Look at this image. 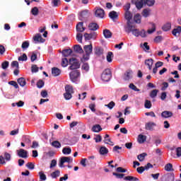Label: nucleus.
<instances>
[{
  "label": "nucleus",
  "instance_id": "nucleus-1",
  "mask_svg": "<svg viewBox=\"0 0 181 181\" xmlns=\"http://www.w3.org/2000/svg\"><path fill=\"white\" fill-rule=\"evenodd\" d=\"M136 26L134 24H131L130 25H127L124 27V30L126 33H132L134 36L136 37H139V30L136 28Z\"/></svg>",
  "mask_w": 181,
  "mask_h": 181
},
{
  "label": "nucleus",
  "instance_id": "nucleus-2",
  "mask_svg": "<svg viewBox=\"0 0 181 181\" xmlns=\"http://www.w3.org/2000/svg\"><path fill=\"white\" fill-rule=\"evenodd\" d=\"M69 64H71L69 70H76V69H80V62L76 58H71L69 59Z\"/></svg>",
  "mask_w": 181,
  "mask_h": 181
},
{
  "label": "nucleus",
  "instance_id": "nucleus-3",
  "mask_svg": "<svg viewBox=\"0 0 181 181\" xmlns=\"http://www.w3.org/2000/svg\"><path fill=\"white\" fill-rule=\"evenodd\" d=\"M111 77L112 74L110 69H105L101 75V79L103 81H108L109 80H111Z\"/></svg>",
  "mask_w": 181,
  "mask_h": 181
},
{
  "label": "nucleus",
  "instance_id": "nucleus-4",
  "mask_svg": "<svg viewBox=\"0 0 181 181\" xmlns=\"http://www.w3.org/2000/svg\"><path fill=\"white\" fill-rule=\"evenodd\" d=\"M80 71L78 70H74L72 71L69 74L70 80L72 81V83H76L77 80H78V77H80Z\"/></svg>",
  "mask_w": 181,
  "mask_h": 181
},
{
  "label": "nucleus",
  "instance_id": "nucleus-5",
  "mask_svg": "<svg viewBox=\"0 0 181 181\" xmlns=\"http://www.w3.org/2000/svg\"><path fill=\"white\" fill-rule=\"evenodd\" d=\"M153 168V165L151 164V163H148L144 167L141 166L136 168V171L139 175H142L145 170H149V169H152Z\"/></svg>",
  "mask_w": 181,
  "mask_h": 181
},
{
  "label": "nucleus",
  "instance_id": "nucleus-6",
  "mask_svg": "<svg viewBox=\"0 0 181 181\" xmlns=\"http://www.w3.org/2000/svg\"><path fill=\"white\" fill-rule=\"evenodd\" d=\"M132 18H133V15H132V13H131V11L124 12V18L127 21L126 26H129L134 24V23L131 22V21L132 20Z\"/></svg>",
  "mask_w": 181,
  "mask_h": 181
},
{
  "label": "nucleus",
  "instance_id": "nucleus-7",
  "mask_svg": "<svg viewBox=\"0 0 181 181\" xmlns=\"http://www.w3.org/2000/svg\"><path fill=\"white\" fill-rule=\"evenodd\" d=\"M132 4L135 5L136 9L140 11L144 8V5H145L144 0H132Z\"/></svg>",
  "mask_w": 181,
  "mask_h": 181
},
{
  "label": "nucleus",
  "instance_id": "nucleus-8",
  "mask_svg": "<svg viewBox=\"0 0 181 181\" xmlns=\"http://www.w3.org/2000/svg\"><path fill=\"white\" fill-rule=\"evenodd\" d=\"M71 163L73 158L71 157H62L59 162V168H63L64 163Z\"/></svg>",
  "mask_w": 181,
  "mask_h": 181
},
{
  "label": "nucleus",
  "instance_id": "nucleus-9",
  "mask_svg": "<svg viewBox=\"0 0 181 181\" xmlns=\"http://www.w3.org/2000/svg\"><path fill=\"white\" fill-rule=\"evenodd\" d=\"M95 16H96V18H104V16L105 15V11H104V9L101 8H95Z\"/></svg>",
  "mask_w": 181,
  "mask_h": 181
},
{
  "label": "nucleus",
  "instance_id": "nucleus-10",
  "mask_svg": "<svg viewBox=\"0 0 181 181\" xmlns=\"http://www.w3.org/2000/svg\"><path fill=\"white\" fill-rule=\"evenodd\" d=\"M17 155L19 158H23V159H26L28 158V151L25 149L21 148L17 151Z\"/></svg>",
  "mask_w": 181,
  "mask_h": 181
},
{
  "label": "nucleus",
  "instance_id": "nucleus-11",
  "mask_svg": "<svg viewBox=\"0 0 181 181\" xmlns=\"http://www.w3.org/2000/svg\"><path fill=\"white\" fill-rule=\"evenodd\" d=\"M90 13H88V10H84L81 11V15L79 16L80 21H86L87 18L89 16Z\"/></svg>",
  "mask_w": 181,
  "mask_h": 181
},
{
  "label": "nucleus",
  "instance_id": "nucleus-12",
  "mask_svg": "<svg viewBox=\"0 0 181 181\" xmlns=\"http://www.w3.org/2000/svg\"><path fill=\"white\" fill-rule=\"evenodd\" d=\"M154 127H156V123L153 122H149L146 124L145 129H146V131H153Z\"/></svg>",
  "mask_w": 181,
  "mask_h": 181
},
{
  "label": "nucleus",
  "instance_id": "nucleus-13",
  "mask_svg": "<svg viewBox=\"0 0 181 181\" xmlns=\"http://www.w3.org/2000/svg\"><path fill=\"white\" fill-rule=\"evenodd\" d=\"M33 40L36 43H45V39L42 37V35L40 34H37L33 37Z\"/></svg>",
  "mask_w": 181,
  "mask_h": 181
},
{
  "label": "nucleus",
  "instance_id": "nucleus-14",
  "mask_svg": "<svg viewBox=\"0 0 181 181\" xmlns=\"http://www.w3.org/2000/svg\"><path fill=\"white\" fill-rule=\"evenodd\" d=\"M62 74V70H60L57 67H53L52 68V74L54 76V77H57V76H60Z\"/></svg>",
  "mask_w": 181,
  "mask_h": 181
},
{
  "label": "nucleus",
  "instance_id": "nucleus-15",
  "mask_svg": "<svg viewBox=\"0 0 181 181\" xmlns=\"http://www.w3.org/2000/svg\"><path fill=\"white\" fill-rule=\"evenodd\" d=\"M180 33H181V26L180 25H178L176 28H174L172 31V34L175 37H177V36H179V35H180Z\"/></svg>",
  "mask_w": 181,
  "mask_h": 181
},
{
  "label": "nucleus",
  "instance_id": "nucleus-16",
  "mask_svg": "<svg viewBox=\"0 0 181 181\" xmlns=\"http://www.w3.org/2000/svg\"><path fill=\"white\" fill-rule=\"evenodd\" d=\"M161 117L163 118H170L171 117H173V112L168 110L163 111L161 113Z\"/></svg>",
  "mask_w": 181,
  "mask_h": 181
},
{
  "label": "nucleus",
  "instance_id": "nucleus-17",
  "mask_svg": "<svg viewBox=\"0 0 181 181\" xmlns=\"http://www.w3.org/2000/svg\"><path fill=\"white\" fill-rule=\"evenodd\" d=\"M83 49L86 53V54H91L93 53V45H85L83 47Z\"/></svg>",
  "mask_w": 181,
  "mask_h": 181
},
{
  "label": "nucleus",
  "instance_id": "nucleus-18",
  "mask_svg": "<svg viewBox=\"0 0 181 181\" xmlns=\"http://www.w3.org/2000/svg\"><path fill=\"white\" fill-rule=\"evenodd\" d=\"M84 23L83 22H79L77 25H76V31L77 32H83L84 30H86V28H84L83 26Z\"/></svg>",
  "mask_w": 181,
  "mask_h": 181
},
{
  "label": "nucleus",
  "instance_id": "nucleus-19",
  "mask_svg": "<svg viewBox=\"0 0 181 181\" xmlns=\"http://www.w3.org/2000/svg\"><path fill=\"white\" fill-rule=\"evenodd\" d=\"M100 26L96 23H90L88 25V28L90 30L95 31L97 30Z\"/></svg>",
  "mask_w": 181,
  "mask_h": 181
},
{
  "label": "nucleus",
  "instance_id": "nucleus-20",
  "mask_svg": "<svg viewBox=\"0 0 181 181\" xmlns=\"http://www.w3.org/2000/svg\"><path fill=\"white\" fill-rule=\"evenodd\" d=\"M109 18H110L112 21H115V19H118V14L117 13V11H110L109 13Z\"/></svg>",
  "mask_w": 181,
  "mask_h": 181
},
{
  "label": "nucleus",
  "instance_id": "nucleus-21",
  "mask_svg": "<svg viewBox=\"0 0 181 181\" xmlns=\"http://www.w3.org/2000/svg\"><path fill=\"white\" fill-rule=\"evenodd\" d=\"M142 21V16L139 13H136L134 16V21L135 23L140 24Z\"/></svg>",
  "mask_w": 181,
  "mask_h": 181
},
{
  "label": "nucleus",
  "instance_id": "nucleus-22",
  "mask_svg": "<svg viewBox=\"0 0 181 181\" xmlns=\"http://www.w3.org/2000/svg\"><path fill=\"white\" fill-rule=\"evenodd\" d=\"M92 131L93 132H96V133L101 132V131H103V128L100 124H95L92 127Z\"/></svg>",
  "mask_w": 181,
  "mask_h": 181
},
{
  "label": "nucleus",
  "instance_id": "nucleus-23",
  "mask_svg": "<svg viewBox=\"0 0 181 181\" xmlns=\"http://www.w3.org/2000/svg\"><path fill=\"white\" fill-rule=\"evenodd\" d=\"M165 180L167 181H175V174L174 173H168L165 176Z\"/></svg>",
  "mask_w": 181,
  "mask_h": 181
},
{
  "label": "nucleus",
  "instance_id": "nucleus-24",
  "mask_svg": "<svg viewBox=\"0 0 181 181\" xmlns=\"http://www.w3.org/2000/svg\"><path fill=\"white\" fill-rule=\"evenodd\" d=\"M73 53L71 49H66L62 50V54L64 57H69Z\"/></svg>",
  "mask_w": 181,
  "mask_h": 181
},
{
  "label": "nucleus",
  "instance_id": "nucleus-25",
  "mask_svg": "<svg viewBox=\"0 0 181 181\" xmlns=\"http://www.w3.org/2000/svg\"><path fill=\"white\" fill-rule=\"evenodd\" d=\"M103 35L105 39H110L112 36V33L110 30L105 29L103 30Z\"/></svg>",
  "mask_w": 181,
  "mask_h": 181
},
{
  "label": "nucleus",
  "instance_id": "nucleus-26",
  "mask_svg": "<svg viewBox=\"0 0 181 181\" xmlns=\"http://www.w3.org/2000/svg\"><path fill=\"white\" fill-rule=\"evenodd\" d=\"M164 170L166 171V172H173V170H175L173 169V165H172V163H167L165 167H164Z\"/></svg>",
  "mask_w": 181,
  "mask_h": 181
},
{
  "label": "nucleus",
  "instance_id": "nucleus-27",
  "mask_svg": "<svg viewBox=\"0 0 181 181\" xmlns=\"http://www.w3.org/2000/svg\"><path fill=\"white\" fill-rule=\"evenodd\" d=\"M145 64L146 66H148L149 70H152V66L153 65V59H146Z\"/></svg>",
  "mask_w": 181,
  "mask_h": 181
},
{
  "label": "nucleus",
  "instance_id": "nucleus-28",
  "mask_svg": "<svg viewBox=\"0 0 181 181\" xmlns=\"http://www.w3.org/2000/svg\"><path fill=\"white\" fill-rule=\"evenodd\" d=\"M17 83L19 84V86H21V87H25V86H26V80L25 79V78L21 77L19 78L17 80Z\"/></svg>",
  "mask_w": 181,
  "mask_h": 181
},
{
  "label": "nucleus",
  "instance_id": "nucleus-29",
  "mask_svg": "<svg viewBox=\"0 0 181 181\" xmlns=\"http://www.w3.org/2000/svg\"><path fill=\"white\" fill-rule=\"evenodd\" d=\"M170 29H172V24L170 23H167L162 27V30L164 32H168Z\"/></svg>",
  "mask_w": 181,
  "mask_h": 181
},
{
  "label": "nucleus",
  "instance_id": "nucleus-30",
  "mask_svg": "<svg viewBox=\"0 0 181 181\" xmlns=\"http://www.w3.org/2000/svg\"><path fill=\"white\" fill-rule=\"evenodd\" d=\"M131 77H132V71H127L126 73H124V80H125L126 81L129 80V78H131Z\"/></svg>",
  "mask_w": 181,
  "mask_h": 181
},
{
  "label": "nucleus",
  "instance_id": "nucleus-31",
  "mask_svg": "<svg viewBox=\"0 0 181 181\" xmlns=\"http://www.w3.org/2000/svg\"><path fill=\"white\" fill-rule=\"evenodd\" d=\"M104 53V49L102 47H96L95 49V54L96 56H101V54H103Z\"/></svg>",
  "mask_w": 181,
  "mask_h": 181
},
{
  "label": "nucleus",
  "instance_id": "nucleus-32",
  "mask_svg": "<svg viewBox=\"0 0 181 181\" xmlns=\"http://www.w3.org/2000/svg\"><path fill=\"white\" fill-rule=\"evenodd\" d=\"M74 52H76V53H83V48L81 47V46L80 45H76L74 47Z\"/></svg>",
  "mask_w": 181,
  "mask_h": 181
},
{
  "label": "nucleus",
  "instance_id": "nucleus-33",
  "mask_svg": "<svg viewBox=\"0 0 181 181\" xmlns=\"http://www.w3.org/2000/svg\"><path fill=\"white\" fill-rule=\"evenodd\" d=\"M65 91L66 93H69L71 94H74V90L73 89V86H70V85H66L65 86Z\"/></svg>",
  "mask_w": 181,
  "mask_h": 181
},
{
  "label": "nucleus",
  "instance_id": "nucleus-34",
  "mask_svg": "<svg viewBox=\"0 0 181 181\" xmlns=\"http://www.w3.org/2000/svg\"><path fill=\"white\" fill-rule=\"evenodd\" d=\"M146 156H148V154L146 153H143L137 156V159L139 160V162H144Z\"/></svg>",
  "mask_w": 181,
  "mask_h": 181
},
{
  "label": "nucleus",
  "instance_id": "nucleus-35",
  "mask_svg": "<svg viewBox=\"0 0 181 181\" xmlns=\"http://www.w3.org/2000/svg\"><path fill=\"white\" fill-rule=\"evenodd\" d=\"M99 152L100 155H107V153H108V148H107L105 146H101Z\"/></svg>",
  "mask_w": 181,
  "mask_h": 181
},
{
  "label": "nucleus",
  "instance_id": "nucleus-36",
  "mask_svg": "<svg viewBox=\"0 0 181 181\" xmlns=\"http://www.w3.org/2000/svg\"><path fill=\"white\" fill-rule=\"evenodd\" d=\"M124 180H129V181H139V178L136 177H132V176H126L124 178Z\"/></svg>",
  "mask_w": 181,
  "mask_h": 181
},
{
  "label": "nucleus",
  "instance_id": "nucleus-37",
  "mask_svg": "<svg viewBox=\"0 0 181 181\" xmlns=\"http://www.w3.org/2000/svg\"><path fill=\"white\" fill-rule=\"evenodd\" d=\"M52 146L54 148H57V149H59V148H62V144L59 142V141H54L51 144Z\"/></svg>",
  "mask_w": 181,
  "mask_h": 181
},
{
  "label": "nucleus",
  "instance_id": "nucleus-38",
  "mask_svg": "<svg viewBox=\"0 0 181 181\" xmlns=\"http://www.w3.org/2000/svg\"><path fill=\"white\" fill-rule=\"evenodd\" d=\"M112 57H114V54L112 53V52H107L106 59L108 63H111L112 62Z\"/></svg>",
  "mask_w": 181,
  "mask_h": 181
},
{
  "label": "nucleus",
  "instance_id": "nucleus-39",
  "mask_svg": "<svg viewBox=\"0 0 181 181\" xmlns=\"http://www.w3.org/2000/svg\"><path fill=\"white\" fill-rule=\"evenodd\" d=\"M138 141L139 144H144L146 141V136L139 134L138 136Z\"/></svg>",
  "mask_w": 181,
  "mask_h": 181
},
{
  "label": "nucleus",
  "instance_id": "nucleus-40",
  "mask_svg": "<svg viewBox=\"0 0 181 181\" xmlns=\"http://www.w3.org/2000/svg\"><path fill=\"white\" fill-rule=\"evenodd\" d=\"M12 107H23V105H25V102L22 101V100H19L18 103H14L11 104Z\"/></svg>",
  "mask_w": 181,
  "mask_h": 181
},
{
  "label": "nucleus",
  "instance_id": "nucleus-41",
  "mask_svg": "<svg viewBox=\"0 0 181 181\" xmlns=\"http://www.w3.org/2000/svg\"><path fill=\"white\" fill-rule=\"evenodd\" d=\"M144 5H147V6H153L155 5V0H144Z\"/></svg>",
  "mask_w": 181,
  "mask_h": 181
},
{
  "label": "nucleus",
  "instance_id": "nucleus-42",
  "mask_svg": "<svg viewBox=\"0 0 181 181\" xmlns=\"http://www.w3.org/2000/svg\"><path fill=\"white\" fill-rule=\"evenodd\" d=\"M62 153H64V155H70V153H71V148L70 147H64L62 149Z\"/></svg>",
  "mask_w": 181,
  "mask_h": 181
},
{
  "label": "nucleus",
  "instance_id": "nucleus-43",
  "mask_svg": "<svg viewBox=\"0 0 181 181\" xmlns=\"http://www.w3.org/2000/svg\"><path fill=\"white\" fill-rule=\"evenodd\" d=\"M59 176H60V170H57L51 173V177H52V179H56V177H59Z\"/></svg>",
  "mask_w": 181,
  "mask_h": 181
},
{
  "label": "nucleus",
  "instance_id": "nucleus-44",
  "mask_svg": "<svg viewBox=\"0 0 181 181\" xmlns=\"http://www.w3.org/2000/svg\"><path fill=\"white\" fill-rule=\"evenodd\" d=\"M31 13L34 16H37V15H39V8H37V7H33L31 9Z\"/></svg>",
  "mask_w": 181,
  "mask_h": 181
},
{
  "label": "nucleus",
  "instance_id": "nucleus-45",
  "mask_svg": "<svg viewBox=\"0 0 181 181\" xmlns=\"http://www.w3.org/2000/svg\"><path fill=\"white\" fill-rule=\"evenodd\" d=\"M158 93H159V90H158L157 89L153 90L150 93V97L151 98H155V97L158 95Z\"/></svg>",
  "mask_w": 181,
  "mask_h": 181
},
{
  "label": "nucleus",
  "instance_id": "nucleus-46",
  "mask_svg": "<svg viewBox=\"0 0 181 181\" xmlns=\"http://www.w3.org/2000/svg\"><path fill=\"white\" fill-rule=\"evenodd\" d=\"M61 64L62 67H67V66H69V60L67 58L62 59Z\"/></svg>",
  "mask_w": 181,
  "mask_h": 181
},
{
  "label": "nucleus",
  "instance_id": "nucleus-47",
  "mask_svg": "<svg viewBox=\"0 0 181 181\" xmlns=\"http://www.w3.org/2000/svg\"><path fill=\"white\" fill-rule=\"evenodd\" d=\"M45 86V81H43V80L40 79L37 82V88H42V87Z\"/></svg>",
  "mask_w": 181,
  "mask_h": 181
},
{
  "label": "nucleus",
  "instance_id": "nucleus-48",
  "mask_svg": "<svg viewBox=\"0 0 181 181\" xmlns=\"http://www.w3.org/2000/svg\"><path fill=\"white\" fill-rule=\"evenodd\" d=\"M8 67H9V62L5 61L1 64V69H3L4 70H6Z\"/></svg>",
  "mask_w": 181,
  "mask_h": 181
},
{
  "label": "nucleus",
  "instance_id": "nucleus-49",
  "mask_svg": "<svg viewBox=\"0 0 181 181\" xmlns=\"http://www.w3.org/2000/svg\"><path fill=\"white\" fill-rule=\"evenodd\" d=\"M28 60V56L26 54H23L22 56L18 57V62H26Z\"/></svg>",
  "mask_w": 181,
  "mask_h": 181
},
{
  "label": "nucleus",
  "instance_id": "nucleus-50",
  "mask_svg": "<svg viewBox=\"0 0 181 181\" xmlns=\"http://www.w3.org/2000/svg\"><path fill=\"white\" fill-rule=\"evenodd\" d=\"M156 30V25H155L154 23L152 24V28L151 29H148L147 30V33H148V35H151V33H153V32H155Z\"/></svg>",
  "mask_w": 181,
  "mask_h": 181
},
{
  "label": "nucleus",
  "instance_id": "nucleus-51",
  "mask_svg": "<svg viewBox=\"0 0 181 181\" xmlns=\"http://www.w3.org/2000/svg\"><path fill=\"white\" fill-rule=\"evenodd\" d=\"M105 107H107L109 110H112L115 107V103L114 101H111L107 105H105Z\"/></svg>",
  "mask_w": 181,
  "mask_h": 181
},
{
  "label": "nucleus",
  "instance_id": "nucleus-52",
  "mask_svg": "<svg viewBox=\"0 0 181 181\" xmlns=\"http://www.w3.org/2000/svg\"><path fill=\"white\" fill-rule=\"evenodd\" d=\"M124 12H129V9H131V4L127 3L124 6Z\"/></svg>",
  "mask_w": 181,
  "mask_h": 181
},
{
  "label": "nucleus",
  "instance_id": "nucleus-53",
  "mask_svg": "<svg viewBox=\"0 0 181 181\" xmlns=\"http://www.w3.org/2000/svg\"><path fill=\"white\" fill-rule=\"evenodd\" d=\"M145 108H151L152 107V103H151V100H146L144 103Z\"/></svg>",
  "mask_w": 181,
  "mask_h": 181
},
{
  "label": "nucleus",
  "instance_id": "nucleus-54",
  "mask_svg": "<svg viewBox=\"0 0 181 181\" xmlns=\"http://www.w3.org/2000/svg\"><path fill=\"white\" fill-rule=\"evenodd\" d=\"M8 84H10V86H13V87H14L15 88H19V85H18V83H16V81H9Z\"/></svg>",
  "mask_w": 181,
  "mask_h": 181
},
{
  "label": "nucleus",
  "instance_id": "nucleus-55",
  "mask_svg": "<svg viewBox=\"0 0 181 181\" xmlns=\"http://www.w3.org/2000/svg\"><path fill=\"white\" fill-rule=\"evenodd\" d=\"M76 40H78L79 43H83V34L78 33L76 35Z\"/></svg>",
  "mask_w": 181,
  "mask_h": 181
},
{
  "label": "nucleus",
  "instance_id": "nucleus-56",
  "mask_svg": "<svg viewBox=\"0 0 181 181\" xmlns=\"http://www.w3.org/2000/svg\"><path fill=\"white\" fill-rule=\"evenodd\" d=\"M141 15L144 18H148L149 16V11L148 9L145 8L144 10H143V12L141 13Z\"/></svg>",
  "mask_w": 181,
  "mask_h": 181
},
{
  "label": "nucleus",
  "instance_id": "nucleus-57",
  "mask_svg": "<svg viewBox=\"0 0 181 181\" xmlns=\"http://www.w3.org/2000/svg\"><path fill=\"white\" fill-rule=\"evenodd\" d=\"M82 70H85V71H88L90 70V66L88 63H84L82 66Z\"/></svg>",
  "mask_w": 181,
  "mask_h": 181
},
{
  "label": "nucleus",
  "instance_id": "nucleus-58",
  "mask_svg": "<svg viewBox=\"0 0 181 181\" xmlns=\"http://www.w3.org/2000/svg\"><path fill=\"white\" fill-rule=\"evenodd\" d=\"M113 176H116L117 179H122L124 176H125V174H119L117 173H112Z\"/></svg>",
  "mask_w": 181,
  "mask_h": 181
},
{
  "label": "nucleus",
  "instance_id": "nucleus-59",
  "mask_svg": "<svg viewBox=\"0 0 181 181\" xmlns=\"http://www.w3.org/2000/svg\"><path fill=\"white\" fill-rule=\"evenodd\" d=\"M139 36H141V37H146V31L144 29L139 31Z\"/></svg>",
  "mask_w": 181,
  "mask_h": 181
},
{
  "label": "nucleus",
  "instance_id": "nucleus-60",
  "mask_svg": "<svg viewBox=\"0 0 181 181\" xmlns=\"http://www.w3.org/2000/svg\"><path fill=\"white\" fill-rule=\"evenodd\" d=\"M73 93H69L67 92L64 93V97L65 100H71V97H73V95H71Z\"/></svg>",
  "mask_w": 181,
  "mask_h": 181
},
{
  "label": "nucleus",
  "instance_id": "nucleus-61",
  "mask_svg": "<svg viewBox=\"0 0 181 181\" xmlns=\"http://www.w3.org/2000/svg\"><path fill=\"white\" fill-rule=\"evenodd\" d=\"M26 167L28 168V169L33 170V169H35V164H33V163H28L26 164Z\"/></svg>",
  "mask_w": 181,
  "mask_h": 181
},
{
  "label": "nucleus",
  "instance_id": "nucleus-62",
  "mask_svg": "<svg viewBox=\"0 0 181 181\" xmlns=\"http://www.w3.org/2000/svg\"><path fill=\"white\" fill-rule=\"evenodd\" d=\"M22 49H28V47H29V41H25L22 43L21 45Z\"/></svg>",
  "mask_w": 181,
  "mask_h": 181
},
{
  "label": "nucleus",
  "instance_id": "nucleus-63",
  "mask_svg": "<svg viewBox=\"0 0 181 181\" xmlns=\"http://www.w3.org/2000/svg\"><path fill=\"white\" fill-rule=\"evenodd\" d=\"M39 175H40V179L41 180H46L47 177H46V175H45V173H43V171H40L39 173Z\"/></svg>",
  "mask_w": 181,
  "mask_h": 181
},
{
  "label": "nucleus",
  "instance_id": "nucleus-64",
  "mask_svg": "<svg viewBox=\"0 0 181 181\" xmlns=\"http://www.w3.org/2000/svg\"><path fill=\"white\" fill-rule=\"evenodd\" d=\"M88 107L92 112H95V103H90Z\"/></svg>",
  "mask_w": 181,
  "mask_h": 181
}]
</instances>
